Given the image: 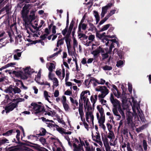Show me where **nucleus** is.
Returning <instances> with one entry per match:
<instances>
[{"label":"nucleus","mask_w":151,"mask_h":151,"mask_svg":"<svg viewBox=\"0 0 151 151\" xmlns=\"http://www.w3.org/2000/svg\"><path fill=\"white\" fill-rule=\"evenodd\" d=\"M30 6V4H28L25 5L24 6L22 11V16L25 24H30L35 29H37L38 23L35 20V16L34 12L32 13V15H30L29 17L27 16L29 12V7Z\"/></svg>","instance_id":"1"},{"label":"nucleus","mask_w":151,"mask_h":151,"mask_svg":"<svg viewBox=\"0 0 151 151\" xmlns=\"http://www.w3.org/2000/svg\"><path fill=\"white\" fill-rule=\"evenodd\" d=\"M31 105L33 107V109L35 111V114H37L40 113L43 116L45 115L51 116L56 115V113L54 111H45L44 107L42 105H39L37 103H31Z\"/></svg>","instance_id":"2"},{"label":"nucleus","mask_w":151,"mask_h":151,"mask_svg":"<svg viewBox=\"0 0 151 151\" xmlns=\"http://www.w3.org/2000/svg\"><path fill=\"white\" fill-rule=\"evenodd\" d=\"M115 37V35L110 36L108 35L106 36L105 37L101 40V41L104 43H105L106 46H109L110 45L109 47V51H111L112 49L114 48V44L116 43L117 45H118L119 42L116 39H114L112 40H109L108 37L112 38Z\"/></svg>","instance_id":"3"},{"label":"nucleus","mask_w":151,"mask_h":151,"mask_svg":"<svg viewBox=\"0 0 151 151\" xmlns=\"http://www.w3.org/2000/svg\"><path fill=\"white\" fill-rule=\"evenodd\" d=\"M23 71H19L18 73H19V76L22 79L26 80L30 77L32 73L34 72V70L33 69L31 68L30 67H27L24 69Z\"/></svg>","instance_id":"4"},{"label":"nucleus","mask_w":151,"mask_h":151,"mask_svg":"<svg viewBox=\"0 0 151 151\" xmlns=\"http://www.w3.org/2000/svg\"><path fill=\"white\" fill-rule=\"evenodd\" d=\"M97 91H100L101 93L98 95V97L104 98L109 93V90L105 86H99L95 89Z\"/></svg>","instance_id":"5"},{"label":"nucleus","mask_w":151,"mask_h":151,"mask_svg":"<svg viewBox=\"0 0 151 151\" xmlns=\"http://www.w3.org/2000/svg\"><path fill=\"white\" fill-rule=\"evenodd\" d=\"M97 109L99 112L96 113V117L97 119H105L104 110L100 105H97Z\"/></svg>","instance_id":"6"},{"label":"nucleus","mask_w":151,"mask_h":151,"mask_svg":"<svg viewBox=\"0 0 151 151\" xmlns=\"http://www.w3.org/2000/svg\"><path fill=\"white\" fill-rule=\"evenodd\" d=\"M92 136L93 140L98 143L101 146L103 144L102 142L100 141L101 137L100 134L98 131L96 132L95 134L94 135L92 132Z\"/></svg>","instance_id":"7"},{"label":"nucleus","mask_w":151,"mask_h":151,"mask_svg":"<svg viewBox=\"0 0 151 151\" xmlns=\"http://www.w3.org/2000/svg\"><path fill=\"white\" fill-rule=\"evenodd\" d=\"M90 95V92L88 90H86L84 91H83L80 95V101H88V99L87 98V93Z\"/></svg>","instance_id":"8"},{"label":"nucleus","mask_w":151,"mask_h":151,"mask_svg":"<svg viewBox=\"0 0 151 151\" xmlns=\"http://www.w3.org/2000/svg\"><path fill=\"white\" fill-rule=\"evenodd\" d=\"M110 100L114 108H117L118 106H119V101L118 100L116 99H114L113 94L111 93L110 98Z\"/></svg>","instance_id":"9"},{"label":"nucleus","mask_w":151,"mask_h":151,"mask_svg":"<svg viewBox=\"0 0 151 151\" xmlns=\"http://www.w3.org/2000/svg\"><path fill=\"white\" fill-rule=\"evenodd\" d=\"M132 109L134 113H136V110L138 112V114L139 116L141 117L142 116V112L141 111H140L139 110V106L136 103H134L132 106Z\"/></svg>","instance_id":"10"},{"label":"nucleus","mask_w":151,"mask_h":151,"mask_svg":"<svg viewBox=\"0 0 151 151\" xmlns=\"http://www.w3.org/2000/svg\"><path fill=\"white\" fill-rule=\"evenodd\" d=\"M81 143V141L77 145L75 143H73V150L74 151H83V146Z\"/></svg>","instance_id":"11"},{"label":"nucleus","mask_w":151,"mask_h":151,"mask_svg":"<svg viewBox=\"0 0 151 151\" xmlns=\"http://www.w3.org/2000/svg\"><path fill=\"white\" fill-rule=\"evenodd\" d=\"M81 143L82 145H83L85 148V151H93L92 149L91 148L89 142L87 140L83 141L81 140Z\"/></svg>","instance_id":"12"},{"label":"nucleus","mask_w":151,"mask_h":151,"mask_svg":"<svg viewBox=\"0 0 151 151\" xmlns=\"http://www.w3.org/2000/svg\"><path fill=\"white\" fill-rule=\"evenodd\" d=\"M86 119L87 122L89 121L88 119H90L92 123L93 124V121L94 120V116L93 113L91 111H89V110L86 111Z\"/></svg>","instance_id":"13"},{"label":"nucleus","mask_w":151,"mask_h":151,"mask_svg":"<svg viewBox=\"0 0 151 151\" xmlns=\"http://www.w3.org/2000/svg\"><path fill=\"white\" fill-rule=\"evenodd\" d=\"M17 106L16 103H12L10 105L6 107L5 110L6 113L9 111H12Z\"/></svg>","instance_id":"14"},{"label":"nucleus","mask_w":151,"mask_h":151,"mask_svg":"<svg viewBox=\"0 0 151 151\" xmlns=\"http://www.w3.org/2000/svg\"><path fill=\"white\" fill-rule=\"evenodd\" d=\"M118 111L122 116V120H121L119 123V127H120L123 124L124 122L123 120L125 119V115L124 113L123 110L121 108H118Z\"/></svg>","instance_id":"15"},{"label":"nucleus","mask_w":151,"mask_h":151,"mask_svg":"<svg viewBox=\"0 0 151 151\" xmlns=\"http://www.w3.org/2000/svg\"><path fill=\"white\" fill-rule=\"evenodd\" d=\"M127 120L128 124L130 126L132 127L133 126L132 119L133 116L132 113L129 112L127 115Z\"/></svg>","instance_id":"16"},{"label":"nucleus","mask_w":151,"mask_h":151,"mask_svg":"<svg viewBox=\"0 0 151 151\" xmlns=\"http://www.w3.org/2000/svg\"><path fill=\"white\" fill-rule=\"evenodd\" d=\"M56 130L60 133L62 134H71L72 132L70 131L65 132V130L63 128H60L57 125V127H56Z\"/></svg>","instance_id":"17"},{"label":"nucleus","mask_w":151,"mask_h":151,"mask_svg":"<svg viewBox=\"0 0 151 151\" xmlns=\"http://www.w3.org/2000/svg\"><path fill=\"white\" fill-rule=\"evenodd\" d=\"M63 39H65L66 43L67 49L68 52L70 53V50L71 46L70 43L71 39L70 38H68L67 37H64Z\"/></svg>","instance_id":"18"},{"label":"nucleus","mask_w":151,"mask_h":151,"mask_svg":"<svg viewBox=\"0 0 151 151\" xmlns=\"http://www.w3.org/2000/svg\"><path fill=\"white\" fill-rule=\"evenodd\" d=\"M104 52V50L101 46H100L96 50H94L92 52V54L94 56L97 55L99 53H103Z\"/></svg>","instance_id":"19"},{"label":"nucleus","mask_w":151,"mask_h":151,"mask_svg":"<svg viewBox=\"0 0 151 151\" xmlns=\"http://www.w3.org/2000/svg\"><path fill=\"white\" fill-rule=\"evenodd\" d=\"M20 50L19 49H16L14 50V52H16L14 55V58L15 60H19V58L20 57L21 55L22 52H18Z\"/></svg>","instance_id":"20"},{"label":"nucleus","mask_w":151,"mask_h":151,"mask_svg":"<svg viewBox=\"0 0 151 151\" xmlns=\"http://www.w3.org/2000/svg\"><path fill=\"white\" fill-rule=\"evenodd\" d=\"M98 96L96 94L93 95L91 96L90 98V100L92 103L93 107L94 108L95 106V104L96 102Z\"/></svg>","instance_id":"21"},{"label":"nucleus","mask_w":151,"mask_h":151,"mask_svg":"<svg viewBox=\"0 0 151 151\" xmlns=\"http://www.w3.org/2000/svg\"><path fill=\"white\" fill-rule=\"evenodd\" d=\"M46 124L47 126L50 128L53 127L56 128V127H57V125L55 124V122L52 120H49L48 121H47Z\"/></svg>","instance_id":"22"},{"label":"nucleus","mask_w":151,"mask_h":151,"mask_svg":"<svg viewBox=\"0 0 151 151\" xmlns=\"http://www.w3.org/2000/svg\"><path fill=\"white\" fill-rule=\"evenodd\" d=\"M55 73L59 78L61 80H63L65 77V76H63V73H62V70L61 69L57 70L55 72Z\"/></svg>","instance_id":"23"},{"label":"nucleus","mask_w":151,"mask_h":151,"mask_svg":"<svg viewBox=\"0 0 151 151\" xmlns=\"http://www.w3.org/2000/svg\"><path fill=\"white\" fill-rule=\"evenodd\" d=\"M112 112L115 116H117L116 120H119L121 118V116L119 113L118 112L117 110V108H114L112 109Z\"/></svg>","instance_id":"24"},{"label":"nucleus","mask_w":151,"mask_h":151,"mask_svg":"<svg viewBox=\"0 0 151 151\" xmlns=\"http://www.w3.org/2000/svg\"><path fill=\"white\" fill-rule=\"evenodd\" d=\"M99 126L103 129L104 131L106 129V127L104 124L105 122V119H98Z\"/></svg>","instance_id":"25"},{"label":"nucleus","mask_w":151,"mask_h":151,"mask_svg":"<svg viewBox=\"0 0 151 151\" xmlns=\"http://www.w3.org/2000/svg\"><path fill=\"white\" fill-rule=\"evenodd\" d=\"M102 139L104 142V146L105 147L106 151H109L110 148L107 141V139H104L103 137L102 138Z\"/></svg>","instance_id":"26"},{"label":"nucleus","mask_w":151,"mask_h":151,"mask_svg":"<svg viewBox=\"0 0 151 151\" xmlns=\"http://www.w3.org/2000/svg\"><path fill=\"white\" fill-rule=\"evenodd\" d=\"M84 107L85 108V111L89 110L91 109V107L90 105V103L89 100L84 101Z\"/></svg>","instance_id":"27"},{"label":"nucleus","mask_w":151,"mask_h":151,"mask_svg":"<svg viewBox=\"0 0 151 151\" xmlns=\"http://www.w3.org/2000/svg\"><path fill=\"white\" fill-rule=\"evenodd\" d=\"M108 9L106 6H104L102 7V12L101 13V18L104 17L105 14L107 13Z\"/></svg>","instance_id":"28"},{"label":"nucleus","mask_w":151,"mask_h":151,"mask_svg":"<svg viewBox=\"0 0 151 151\" xmlns=\"http://www.w3.org/2000/svg\"><path fill=\"white\" fill-rule=\"evenodd\" d=\"M83 84L85 87L89 88L91 86V84L90 77L88 79H86L83 83Z\"/></svg>","instance_id":"29"},{"label":"nucleus","mask_w":151,"mask_h":151,"mask_svg":"<svg viewBox=\"0 0 151 151\" xmlns=\"http://www.w3.org/2000/svg\"><path fill=\"white\" fill-rule=\"evenodd\" d=\"M91 84H93L94 86L95 87L98 84L99 81L93 77H90Z\"/></svg>","instance_id":"30"},{"label":"nucleus","mask_w":151,"mask_h":151,"mask_svg":"<svg viewBox=\"0 0 151 151\" xmlns=\"http://www.w3.org/2000/svg\"><path fill=\"white\" fill-rule=\"evenodd\" d=\"M15 65V63H8V64L2 67L1 68H0V70L1 71L2 70L5 69L8 67H11L13 66L14 65Z\"/></svg>","instance_id":"31"},{"label":"nucleus","mask_w":151,"mask_h":151,"mask_svg":"<svg viewBox=\"0 0 151 151\" xmlns=\"http://www.w3.org/2000/svg\"><path fill=\"white\" fill-rule=\"evenodd\" d=\"M22 37L20 35H18L17 37L15 38V43L16 44H21L22 43Z\"/></svg>","instance_id":"32"},{"label":"nucleus","mask_w":151,"mask_h":151,"mask_svg":"<svg viewBox=\"0 0 151 151\" xmlns=\"http://www.w3.org/2000/svg\"><path fill=\"white\" fill-rule=\"evenodd\" d=\"M64 39H60L57 42V47H58L59 48V49H60V48H61V46L62 45H63L64 44Z\"/></svg>","instance_id":"33"},{"label":"nucleus","mask_w":151,"mask_h":151,"mask_svg":"<svg viewBox=\"0 0 151 151\" xmlns=\"http://www.w3.org/2000/svg\"><path fill=\"white\" fill-rule=\"evenodd\" d=\"M44 97L46 100L47 101L49 102L50 103H51V102H50L49 100V98H50V96L49 95L48 93L46 91H45L44 92Z\"/></svg>","instance_id":"34"},{"label":"nucleus","mask_w":151,"mask_h":151,"mask_svg":"<svg viewBox=\"0 0 151 151\" xmlns=\"http://www.w3.org/2000/svg\"><path fill=\"white\" fill-rule=\"evenodd\" d=\"M109 132L107 135V137L110 139L111 140L114 138V132L111 131H109ZM111 141V140H110Z\"/></svg>","instance_id":"35"},{"label":"nucleus","mask_w":151,"mask_h":151,"mask_svg":"<svg viewBox=\"0 0 151 151\" xmlns=\"http://www.w3.org/2000/svg\"><path fill=\"white\" fill-rule=\"evenodd\" d=\"M93 14L96 18V22L97 23H98L100 20V17L99 16V14L97 12L94 11Z\"/></svg>","instance_id":"36"},{"label":"nucleus","mask_w":151,"mask_h":151,"mask_svg":"<svg viewBox=\"0 0 151 151\" xmlns=\"http://www.w3.org/2000/svg\"><path fill=\"white\" fill-rule=\"evenodd\" d=\"M73 50L75 51L76 50V48L78 47V42L76 40V38L74 37H73Z\"/></svg>","instance_id":"37"},{"label":"nucleus","mask_w":151,"mask_h":151,"mask_svg":"<svg viewBox=\"0 0 151 151\" xmlns=\"http://www.w3.org/2000/svg\"><path fill=\"white\" fill-rule=\"evenodd\" d=\"M61 51V50H60L58 52L54 53L52 55H50L49 57L47 58V59L48 60V58H52L58 56V55L60 54Z\"/></svg>","instance_id":"38"},{"label":"nucleus","mask_w":151,"mask_h":151,"mask_svg":"<svg viewBox=\"0 0 151 151\" xmlns=\"http://www.w3.org/2000/svg\"><path fill=\"white\" fill-rule=\"evenodd\" d=\"M50 66L48 67V69L49 72H52L53 69L55 68V66L54 64L52 63H49Z\"/></svg>","instance_id":"39"},{"label":"nucleus","mask_w":151,"mask_h":151,"mask_svg":"<svg viewBox=\"0 0 151 151\" xmlns=\"http://www.w3.org/2000/svg\"><path fill=\"white\" fill-rule=\"evenodd\" d=\"M64 109L66 112H68L70 110V108L67 103L63 104Z\"/></svg>","instance_id":"40"},{"label":"nucleus","mask_w":151,"mask_h":151,"mask_svg":"<svg viewBox=\"0 0 151 151\" xmlns=\"http://www.w3.org/2000/svg\"><path fill=\"white\" fill-rule=\"evenodd\" d=\"M70 99L71 103L73 104V105H75V106H78V102L77 100L74 99L71 97H70Z\"/></svg>","instance_id":"41"},{"label":"nucleus","mask_w":151,"mask_h":151,"mask_svg":"<svg viewBox=\"0 0 151 151\" xmlns=\"http://www.w3.org/2000/svg\"><path fill=\"white\" fill-rule=\"evenodd\" d=\"M87 24L84 23H80L78 26V29L79 30H81V28L83 30H85L86 28Z\"/></svg>","instance_id":"42"},{"label":"nucleus","mask_w":151,"mask_h":151,"mask_svg":"<svg viewBox=\"0 0 151 151\" xmlns=\"http://www.w3.org/2000/svg\"><path fill=\"white\" fill-rule=\"evenodd\" d=\"M106 51V52L105 53H103L102 54V59L103 60L107 58L108 57V50H106V49H105Z\"/></svg>","instance_id":"43"},{"label":"nucleus","mask_w":151,"mask_h":151,"mask_svg":"<svg viewBox=\"0 0 151 151\" xmlns=\"http://www.w3.org/2000/svg\"><path fill=\"white\" fill-rule=\"evenodd\" d=\"M114 96L117 98H119L121 97V93L119 92L118 89L116 90V91L113 93Z\"/></svg>","instance_id":"44"},{"label":"nucleus","mask_w":151,"mask_h":151,"mask_svg":"<svg viewBox=\"0 0 151 151\" xmlns=\"http://www.w3.org/2000/svg\"><path fill=\"white\" fill-rule=\"evenodd\" d=\"M41 69H40L39 71L37 74V76L35 78V81H36V82L38 83H39V82H38L37 81H38L41 78Z\"/></svg>","instance_id":"45"},{"label":"nucleus","mask_w":151,"mask_h":151,"mask_svg":"<svg viewBox=\"0 0 151 151\" xmlns=\"http://www.w3.org/2000/svg\"><path fill=\"white\" fill-rule=\"evenodd\" d=\"M111 25L110 24H108L103 26L102 28L100 29V31L103 32L106 30Z\"/></svg>","instance_id":"46"},{"label":"nucleus","mask_w":151,"mask_h":151,"mask_svg":"<svg viewBox=\"0 0 151 151\" xmlns=\"http://www.w3.org/2000/svg\"><path fill=\"white\" fill-rule=\"evenodd\" d=\"M13 91V88H12V86H10L5 90V92L7 93H12Z\"/></svg>","instance_id":"47"},{"label":"nucleus","mask_w":151,"mask_h":151,"mask_svg":"<svg viewBox=\"0 0 151 151\" xmlns=\"http://www.w3.org/2000/svg\"><path fill=\"white\" fill-rule=\"evenodd\" d=\"M52 81L53 82L54 86H55V87H57L58 86V81L56 78H54Z\"/></svg>","instance_id":"48"},{"label":"nucleus","mask_w":151,"mask_h":151,"mask_svg":"<svg viewBox=\"0 0 151 151\" xmlns=\"http://www.w3.org/2000/svg\"><path fill=\"white\" fill-rule=\"evenodd\" d=\"M102 68L105 71H109L112 70L113 68L112 66L106 65L104 66H103Z\"/></svg>","instance_id":"49"},{"label":"nucleus","mask_w":151,"mask_h":151,"mask_svg":"<svg viewBox=\"0 0 151 151\" xmlns=\"http://www.w3.org/2000/svg\"><path fill=\"white\" fill-rule=\"evenodd\" d=\"M57 120L58 122L60 123L61 124H62L65 125V123L63 120V119L62 118H60V117L59 116H58L57 117Z\"/></svg>","instance_id":"50"},{"label":"nucleus","mask_w":151,"mask_h":151,"mask_svg":"<svg viewBox=\"0 0 151 151\" xmlns=\"http://www.w3.org/2000/svg\"><path fill=\"white\" fill-rule=\"evenodd\" d=\"M13 132V130L11 129L7 131L5 133L3 134L2 135L3 136H9L11 135Z\"/></svg>","instance_id":"51"},{"label":"nucleus","mask_w":151,"mask_h":151,"mask_svg":"<svg viewBox=\"0 0 151 151\" xmlns=\"http://www.w3.org/2000/svg\"><path fill=\"white\" fill-rule=\"evenodd\" d=\"M90 27L89 29V30L91 31H93L96 29V27L93 25V24L91 23L89 24Z\"/></svg>","instance_id":"52"},{"label":"nucleus","mask_w":151,"mask_h":151,"mask_svg":"<svg viewBox=\"0 0 151 151\" xmlns=\"http://www.w3.org/2000/svg\"><path fill=\"white\" fill-rule=\"evenodd\" d=\"M66 98L65 96H63L60 98V101L62 104H65L66 102Z\"/></svg>","instance_id":"53"},{"label":"nucleus","mask_w":151,"mask_h":151,"mask_svg":"<svg viewBox=\"0 0 151 151\" xmlns=\"http://www.w3.org/2000/svg\"><path fill=\"white\" fill-rule=\"evenodd\" d=\"M9 5L7 4L5 7L1 10V11L2 12L3 11L5 10L6 12H7L9 11Z\"/></svg>","instance_id":"54"},{"label":"nucleus","mask_w":151,"mask_h":151,"mask_svg":"<svg viewBox=\"0 0 151 151\" xmlns=\"http://www.w3.org/2000/svg\"><path fill=\"white\" fill-rule=\"evenodd\" d=\"M116 9H114L112 10H111L110 12L107 14L106 15L108 18H109L112 15L114 14L115 13V12L116 11Z\"/></svg>","instance_id":"55"},{"label":"nucleus","mask_w":151,"mask_h":151,"mask_svg":"<svg viewBox=\"0 0 151 151\" xmlns=\"http://www.w3.org/2000/svg\"><path fill=\"white\" fill-rule=\"evenodd\" d=\"M13 91L15 93H19L21 92L20 89L17 87L13 88Z\"/></svg>","instance_id":"56"},{"label":"nucleus","mask_w":151,"mask_h":151,"mask_svg":"<svg viewBox=\"0 0 151 151\" xmlns=\"http://www.w3.org/2000/svg\"><path fill=\"white\" fill-rule=\"evenodd\" d=\"M95 36L94 35H89L88 37V39L89 40L91 41V42L95 40Z\"/></svg>","instance_id":"57"},{"label":"nucleus","mask_w":151,"mask_h":151,"mask_svg":"<svg viewBox=\"0 0 151 151\" xmlns=\"http://www.w3.org/2000/svg\"><path fill=\"white\" fill-rule=\"evenodd\" d=\"M124 63L123 61L122 60H119L117 62L116 66L118 67H120Z\"/></svg>","instance_id":"58"},{"label":"nucleus","mask_w":151,"mask_h":151,"mask_svg":"<svg viewBox=\"0 0 151 151\" xmlns=\"http://www.w3.org/2000/svg\"><path fill=\"white\" fill-rule=\"evenodd\" d=\"M52 72H49L48 74V78L49 79L52 81L55 78L54 77V75L52 73Z\"/></svg>","instance_id":"59"},{"label":"nucleus","mask_w":151,"mask_h":151,"mask_svg":"<svg viewBox=\"0 0 151 151\" xmlns=\"http://www.w3.org/2000/svg\"><path fill=\"white\" fill-rule=\"evenodd\" d=\"M111 87H112V88H111V90L113 93L116 91V90H117L118 89L117 87L114 84L111 85Z\"/></svg>","instance_id":"60"},{"label":"nucleus","mask_w":151,"mask_h":151,"mask_svg":"<svg viewBox=\"0 0 151 151\" xmlns=\"http://www.w3.org/2000/svg\"><path fill=\"white\" fill-rule=\"evenodd\" d=\"M109 18L106 16L105 18L102 20L99 23V24L101 25L103 24L104 22H105Z\"/></svg>","instance_id":"61"},{"label":"nucleus","mask_w":151,"mask_h":151,"mask_svg":"<svg viewBox=\"0 0 151 151\" xmlns=\"http://www.w3.org/2000/svg\"><path fill=\"white\" fill-rule=\"evenodd\" d=\"M98 98L99 101L101 102L102 104L103 105H104L105 104L106 101V100H105L104 99V98H101L99 97H98Z\"/></svg>","instance_id":"62"},{"label":"nucleus","mask_w":151,"mask_h":151,"mask_svg":"<svg viewBox=\"0 0 151 151\" xmlns=\"http://www.w3.org/2000/svg\"><path fill=\"white\" fill-rule=\"evenodd\" d=\"M143 146L145 150H147V145L146 141L145 140H143Z\"/></svg>","instance_id":"63"},{"label":"nucleus","mask_w":151,"mask_h":151,"mask_svg":"<svg viewBox=\"0 0 151 151\" xmlns=\"http://www.w3.org/2000/svg\"><path fill=\"white\" fill-rule=\"evenodd\" d=\"M39 140L43 145H45L46 144V140L45 138L43 137L41 138Z\"/></svg>","instance_id":"64"}]
</instances>
